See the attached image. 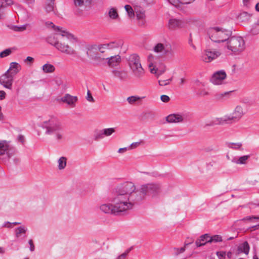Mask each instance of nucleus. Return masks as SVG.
Returning a JSON list of instances; mask_svg holds the SVG:
<instances>
[{"label": "nucleus", "mask_w": 259, "mask_h": 259, "mask_svg": "<svg viewBox=\"0 0 259 259\" xmlns=\"http://www.w3.org/2000/svg\"><path fill=\"white\" fill-rule=\"evenodd\" d=\"M46 25L51 27L55 33L48 38V42L55 47L61 53L66 55L75 56L76 51L69 45V42L73 39V35L64 28L56 26L52 22H46Z\"/></svg>", "instance_id": "obj_1"}, {"label": "nucleus", "mask_w": 259, "mask_h": 259, "mask_svg": "<svg viewBox=\"0 0 259 259\" xmlns=\"http://www.w3.org/2000/svg\"><path fill=\"white\" fill-rule=\"evenodd\" d=\"M113 197L128 211L142 201V196L133 183L127 182L117 188Z\"/></svg>", "instance_id": "obj_2"}, {"label": "nucleus", "mask_w": 259, "mask_h": 259, "mask_svg": "<svg viewBox=\"0 0 259 259\" xmlns=\"http://www.w3.org/2000/svg\"><path fill=\"white\" fill-rule=\"evenodd\" d=\"M39 126L44 131V135L52 137L56 142L65 140V135L62 122L60 118L54 115L43 117Z\"/></svg>", "instance_id": "obj_3"}, {"label": "nucleus", "mask_w": 259, "mask_h": 259, "mask_svg": "<svg viewBox=\"0 0 259 259\" xmlns=\"http://www.w3.org/2000/svg\"><path fill=\"white\" fill-rule=\"evenodd\" d=\"M245 49V41L240 36L230 37L224 46V49L227 53L235 55L240 54Z\"/></svg>", "instance_id": "obj_4"}, {"label": "nucleus", "mask_w": 259, "mask_h": 259, "mask_svg": "<svg viewBox=\"0 0 259 259\" xmlns=\"http://www.w3.org/2000/svg\"><path fill=\"white\" fill-rule=\"evenodd\" d=\"M207 33L212 41L226 43L231 35L232 32L228 29L217 26L210 28Z\"/></svg>", "instance_id": "obj_5"}, {"label": "nucleus", "mask_w": 259, "mask_h": 259, "mask_svg": "<svg viewBox=\"0 0 259 259\" xmlns=\"http://www.w3.org/2000/svg\"><path fill=\"white\" fill-rule=\"evenodd\" d=\"M100 210L105 214L115 215L120 214L127 210L114 197L112 199V203H103L99 206Z\"/></svg>", "instance_id": "obj_6"}, {"label": "nucleus", "mask_w": 259, "mask_h": 259, "mask_svg": "<svg viewBox=\"0 0 259 259\" xmlns=\"http://www.w3.org/2000/svg\"><path fill=\"white\" fill-rule=\"evenodd\" d=\"M128 66L134 76L137 79L141 78L144 74L140 57L134 54L128 58Z\"/></svg>", "instance_id": "obj_7"}, {"label": "nucleus", "mask_w": 259, "mask_h": 259, "mask_svg": "<svg viewBox=\"0 0 259 259\" xmlns=\"http://www.w3.org/2000/svg\"><path fill=\"white\" fill-rule=\"evenodd\" d=\"M140 196L142 197V200L144 199L146 195L152 197L156 196L160 192V188L157 184H147L142 185L139 189Z\"/></svg>", "instance_id": "obj_8"}, {"label": "nucleus", "mask_w": 259, "mask_h": 259, "mask_svg": "<svg viewBox=\"0 0 259 259\" xmlns=\"http://www.w3.org/2000/svg\"><path fill=\"white\" fill-rule=\"evenodd\" d=\"M221 55V53L215 49H207L203 51L201 55V59L206 63H209L217 59Z\"/></svg>", "instance_id": "obj_9"}, {"label": "nucleus", "mask_w": 259, "mask_h": 259, "mask_svg": "<svg viewBox=\"0 0 259 259\" xmlns=\"http://www.w3.org/2000/svg\"><path fill=\"white\" fill-rule=\"evenodd\" d=\"M153 51L156 54L167 55L170 53L171 46L166 42H158L153 47Z\"/></svg>", "instance_id": "obj_10"}, {"label": "nucleus", "mask_w": 259, "mask_h": 259, "mask_svg": "<svg viewBox=\"0 0 259 259\" xmlns=\"http://www.w3.org/2000/svg\"><path fill=\"white\" fill-rule=\"evenodd\" d=\"M119 52L114 55H110V56L105 58L107 65L112 68L117 67L121 63L122 59L119 55Z\"/></svg>", "instance_id": "obj_11"}, {"label": "nucleus", "mask_w": 259, "mask_h": 259, "mask_svg": "<svg viewBox=\"0 0 259 259\" xmlns=\"http://www.w3.org/2000/svg\"><path fill=\"white\" fill-rule=\"evenodd\" d=\"M245 114V111L242 105H238L235 106L231 115H230V120L239 121Z\"/></svg>", "instance_id": "obj_12"}, {"label": "nucleus", "mask_w": 259, "mask_h": 259, "mask_svg": "<svg viewBox=\"0 0 259 259\" xmlns=\"http://www.w3.org/2000/svg\"><path fill=\"white\" fill-rule=\"evenodd\" d=\"M226 77L227 75L224 71H218L213 74L210 81L213 84L221 85L224 83Z\"/></svg>", "instance_id": "obj_13"}, {"label": "nucleus", "mask_w": 259, "mask_h": 259, "mask_svg": "<svg viewBox=\"0 0 259 259\" xmlns=\"http://www.w3.org/2000/svg\"><path fill=\"white\" fill-rule=\"evenodd\" d=\"M14 77L13 75L7 71L0 77V84L7 89H11Z\"/></svg>", "instance_id": "obj_14"}, {"label": "nucleus", "mask_w": 259, "mask_h": 259, "mask_svg": "<svg viewBox=\"0 0 259 259\" xmlns=\"http://www.w3.org/2000/svg\"><path fill=\"white\" fill-rule=\"evenodd\" d=\"M166 121L170 123H179L186 120V116L183 113H175L166 117Z\"/></svg>", "instance_id": "obj_15"}, {"label": "nucleus", "mask_w": 259, "mask_h": 259, "mask_svg": "<svg viewBox=\"0 0 259 259\" xmlns=\"http://www.w3.org/2000/svg\"><path fill=\"white\" fill-rule=\"evenodd\" d=\"M78 98L76 96H73L70 94H66L60 99V101L67 104L69 107L73 108L75 106V103Z\"/></svg>", "instance_id": "obj_16"}, {"label": "nucleus", "mask_w": 259, "mask_h": 259, "mask_svg": "<svg viewBox=\"0 0 259 259\" xmlns=\"http://www.w3.org/2000/svg\"><path fill=\"white\" fill-rule=\"evenodd\" d=\"M168 28L170 30H176L184 26V22L179 19L171 18L168 22Z\"/></svg>", "instance_id": "obj_17"}, {"label": "nucleus", "mask_w": 259, "mask_h": 259, "mask_svg": "<svg viewBox=\"0 0 259 259\" xmlns=\"http://www.w3.org/2000/svg\"><path fill=\"white\" fill-rule=\"evenodd\" d=\"M105 46L107 48V53L109 55H113L114 54L113 51H118L119 52V50L121 48L120 44L116 41H112L109 43L105 44Z\"/></svg>", "instance_id": "obj_18"}, {"label": "nucleus", "mask_w": 259, "mask_h": 259, "mask_svg": "<svg viewBox=\"0 0 259 259\" xmlns=\"http://www.w3.org/2000/svg\"><path fill=\"white\" fill-rule=\"evenodd\" d=\"M148 66L150 71L151 73L159 75L157 73V69L155 66V63L157 58L152 54H150L148 56Z\"/></svg>", "instance_id": "obj_19"}, {"label": "nucleus", "mask_w": 259, "mask_h": 259, "mask_svg": "<svg viewBox=\"0 0 259 259\" xmlns=\"http://www.w3.org/2000/svg\"><path fill=\"white\" fill-rule=\"evenodd\" d=\"M230 118L229 115H226L221 117H215L212 119L210 125H219L223 124L228 121H230Z\"/></svg>", "instance_id": "obj_20"}, {"label": "nucleus", "mask_w": 259, "mask_h": 259, "mask_svg": "<svg viewBox=\"0 0 259 259\" xmlns=\"http://www.w3.org/2000/svg\"><path fill=\"white\" fill-rule=\"evenodd\" d=\"M10 145L6 141H0V155H6L8 157L9 155Z\"/></svg>", "instance_id": "obj_21"}, {"label": "nucleus", "mask_w": 259, "mask_h": 259, "mask_svg": "<svg viewBox=\"0 0 259 259\" xmlns=\"http://www.w3.org/2000/svg\"><path fill=\"white\" fill-rule=\"evenodd\" d=\"M92 0H74V4L76 7L84 9L91 7Z\"/></svg>", "instance_id": "obj_22"}, {"label": "nucleus", "mask_w": 259, "mask_h": 259, "mask_svg": "<svg viewBox=\"0 0 259 259\" xmlns=\"http://www.w3.org/2000/svg\"><path fill=\"white\" fill-rule=\"evenodd\" d=\"M135 14H136L137 19L144 20L146 18L145 11L141 7L139 6H134Z\"/></svg>", "instance_id": "obj_23"}, {"label": "nucleus", "mask_w": 259, "mask_h": 259, "mask_svg": "<svg viewBox=\"0 0 259 259\" xmlns=\"http://www.w3.org/2000/svg\"><path fill=\"white\" fill-rule=\"evenodd\" d=\"M21 69V65L18 63L12 62L10 63V67L7 71L14 76L20 71Z\"/></svg>", "instance_id": "obj_24"}, {"label": "nucleus", "mask_w": 259, "mask_h": 259, "mask_svg": "<svg viewBox=\"0 0 259 259\" xmlns=\"http://www.w3.org/2000/svg\"><path fill=\"white\" fill-rule=\"evenodd\" d=\"M209 235L207 234L201 235L199 239H197L195 244L197 247H200L205 245L207 243L210 242Z\"/></svg>", "instance_id": "obj_25"}, {"label": "nucleus", "mask_w": 259, "mask_h": 259, "mask_svg": "<svg viewBox=\"0 0 259 259\" xmlns=\"http://www.w3.org/2000/svg\"><path fill=\"white\" fill-rule=\"evenodd\" d=\"M252 14L246 12L240 13L237 16V20L239 22H247L251 18Z\"/></svg>", "instance_id": "obj_26"}, {"label": "nucleus", "mask_w": 259, "mask_h": 259, "mask_svg": "<svg viewBox=\"0 0 259 259\" xmlns=\"http://www.w3.org/2000/svg\"><path fill=\"white\" fill-rule=\"evenodd\" d=\"M27 231V228L24 226H21L15 229V236L17 238H19L22 235L25 234Z\"/></svg>", "instance_id": "obj_27"}, {"label": "nucleus", "mask_w": 259, "mask_h": 259, "mask_svg": "<svg viewBox=\"0 0 259 259\" xmlns=\"http://www.w3.org/2000/svg\"><path fill=\"white\" fill-rule=\"evenodd\" d=\"M96 47H97V45H92L88 46L87 54L90 58L98 53V51Z\"/></svg>", "instance_id": "obj_28"}, {"label": "nucleus", "mask_w": 259, "mask_h": 259, "mask_svg": "<svg viewBox=\"0 0 259 259\" xmlns=\"http://www.w3.org/2000/svg\"><path fill=\"white\" fill-rule=\"evenodd\" d=\"M239 252H243L246 254H248L249 251V246L247 242H244L240 244L238 247Z\"/></svg>", "instance_id": "obj_29"}, {"label": "nucleus", "mask_w": 259, "mask_h": 259, "mask_svg": "<svg viewBox=\"0 0 259 259\" xmlns=\"http://www.w3.org/2000/svg\"><path fill=\"white\" fill-rule=\"evenodd\" d=\"M108 15L109 17L112 20H115L119 17L117 10L114 8H110L109 9Z\"/></svg>", "instance_id": "obj_30"}, {"label": "nucleus", "mask_w": 259, "mask_h": 259, "mask_svg": "<svg viewBox=\"0 0 259 259\" xmlns=\"http://www.w3.org/2000/svg\"><path fill=\"white\" fill-rule=\"evenodd\" d=\"M67 163V158L65 157L62 156L58 160V167L59 170L64 169Z\"/></svg>", "instance_id": "obj_31"}, {"label": "nucleus", "mask_w": 259, "mask_h": 259, "mask_svg": "<svg viewBox=\"0 0 259 259\" xmlns=\"http://www.w3.org/2000/svg\"><path fill=\"white\" fill-rule=\"evenodd\" d=\"M232 91L226 92L222 93H218L215 95V98L219 101L224 100L229 97V95Z\"/></svg>", "instance_id": "obj_32"}, {"label": "nucleus", "mask_w": 259, "mask_h": 259, "mask_svg": "<svg viewBox=\"0 0 259 259\" xmlns=\"http://www.w3.org/2000/svg\"><path fill=\"white\" fill-rule=\"evenodd\" d=\"M249 157V155H244L240 157L236 160H234V159H233L232 160V162L237 164H245L246 163Z\"/></svg>", "instance_id": "obj_33"}, {"label": "nucleus", "mask_w": 259, "mask_h": 259, "mask_svg": "<svg viewBox=\"0 0 259 259\" xmlns=\"http://www.w3.org/2000/svg\"><path fill=\"white\" fill-rule=\"evenodd\" d=\"M42 70L45 73H51L55 70V67L50 64H45L42 66Z\"/></svg>", "instance_id": "obj_34"}, {"label": "nucleus", "mask_w": 259, "mask_h": 259, "mask_svg": "<svg viewBox=\"0 0 259 259\" xmlns=\"http://www.w3.org/2000/svg\"><path fill=\"white\" fill-rule=\"evenodd\" d=\"M124 9L128 15L129 18H134L135 16V9L134 10L132 7L128 5H125L124 6Z\"/></svg>", "instance_id": "obj_35"}, {"label": "nucleus", "mask_w": 259, "mask_h": 259, "mask_svg": "<svg viewBox=\"0 0 259 259\" xmlns=\"http://www.w3.org/2000/svg\"><path fill=\"white\" fill-rule=\"evenodd\" d=\"M173 77L171 76L170 78L168 79H160L158 80V83L159 85L160 86H166L167 85H169L171 83V81H172Z\"/></svg>", "instance_id": "obj_36"}, {"label": "nucleus", "mask_w": 259, "mask_h": 259, "mask_svg": "<svg viewBox=\"0 0 259 259\" xmlns=\"http://www.w3.org/2000/svg\"><path fill=\"white\" fill-rule=\"evenodd\" d=\"M250 31L253 35L259 33V20L252 25Z\"/></svg>", "instance_id": "obj_37"}, {"label": "nucleus", "mask_w": 259, "mask_h": 259, "mask_svg": "<svg viewBox=\"0 0 259 259\" xmlns=\"http://www.w3.org/2000/svg\"><path fill=\"white\" fill-rule=\"evenodd\" d=\"M144 98V97H139L137 96H132L130 97H128L127 98V101L130 104H133L135 102H136L138 101H139L142 99Z\"/></svg>", "instance_id": "obj_38"}, {"label": "nucleus", "mask_w": 259, "mask_h": 259, "mask_svg": "<svg viewBox=\"0 0 259 259\" xmlns=\"http://www.w3.org/2000/svg\"><path fill=\"white\" fill-rule=\"evenodd\" d=\"M102 130L105 137H109L115 132V127L105 128Z\"/></svg>", "instance_id": "obj_39"}, {"label": "nucleus", "mask_w": 259, "mask_h": 259, "mask_svg": "<svg viewBox=\"0 0 259 259\" xmlns=\"http://www.w3.org/2000/svg\"><path fill=\"white\" fill-rule=\"evenodd\" d=\"M54 0H47L45 10L47 12H50L54 10Z\"/></svg>", "instance_id": "obj_40"}, {"label": "nucleus", "mask_w": 259, "mask_h": 259, "mask_svg": "<svg viewBox=\"0 0 259 259\" xmlns=\"http://www.w3.org/2000/svg\"><path fill=\"white\" fill-rule=\"evenodd\" d=\"M13 50L12 48H9L1 52L0 53V58H3L10 55L13 52Z\"/></svg>", "instance_id": "obj_41"}, {"label": "nucleus", "mask_w": 259, "mask_h": 259, "mask_svg": "<svg viewBox=\"0 0 259 259\" xmlns=\"http://www.w3.org/2000/svg\"><path fill=\"white\" fill-rule=\"evenodd\" d=\"M229 148L233 149L239 150L242 147L241 143H230L228 145Z\"/></svg>", "instance_id": "obj_42"}, {"label": "nucleus", "mask_w": 259, "mask_h": 259, "mask_svg": "<svg viewBox=\"0 0 259 259\" xmlns=\"http://www.w3.org/2000/svg\"><path fill=\"white\" fill-rule=\"evenodd\" d=\"M112 73L114 76L120 78H123V75L125 74V73L124 71L119 70H113L112 71Z\"/></svg>", "instance_id": "obj_43"}, {"label": "nucleus", "mask_w": 259, "mask_h": 259, "mask_svg": "<svg viewBox=\"0 0 259 259\" xmlns=\"http://www.w3.org/2000/svg\"><path fill=\"white\" fill-rule=\"evenodd\" d=\"M210 242H218L222 241V237L220 235H214L212 237L209 236Z\"/></svg>", "instance_id": "obj_44"}, {"label": "nucleus", "mask_w": 259, "mask_h": 259, "mask_svg": "<svg viewBox=\"0 0 259 259\" xmlns=\"http://www.w3.org/2000/svg\"><path fill=\"white\" fill-rule=\"evenodd\" d=\"M96 48H97L98 52H100L101 53H107V48L106 47L105 44L97 45Z\"/></svg>", "instance_id": "obj_45"}, {"label": "nucleus", "mask_w": 259, "mask_h": 259, "mask_svg": "<svg viewBox=\"0 0 259 259\" xmlns=\"http://www.w3.org/2000/svg\"><path fill=\"white\" fill-rule=\"evenodd\" d=\"M104 137H105L104 136V134H103V130L99 131L94 136V138L96 140H98L99 139H103Z\"/></svg>", "instance_id": "obj_46"}, {"label": "nucleus", "mask_w": 259, "mask_h": 259, "mask_svg": "<svg viewBox=\"0 0 259 259\" xmlns=\"http://www.w3.org/2000/svg\"><path fill=\"white\" fill-rule=\"evenodd\" d=\"M91 59L96 62H101L103 60H105V58H102L101 57H100V55L98 53L95 54L94 56L91 57Z\"/></svg>", "instance_id": "obj_47"}, {"label": "nucleus", "mask_w": 259, "mask_h": 259, "mask_svg": "<svg viewBox=\"0 0 259 259\" xmlns=\"http://www.w3.org/2000/svg\"><path fill=\"white\" fill-rule=\"evenodd\" d=\"M199 95L201 97H205L208 96L209 95V93L208 90L206 89H202L199 91Z\"/></svg>", "instance_id": "obj_48"}, {"label": "nucleus", "mask_w": 259, "mask_h": 259, "mask_svg": "<svg viewBox=\"0 0 259 259\" xmlns=\"http://www.w3.org/2000/svg\"><path fill=\"white\" fill-rule=\"evenodd\" d=\"M34 62L33 58L28 56L25 60L24 62L28 65H31Z\"/></svg>", "instance_id": "obj_49"}, {"label": "nucleus", "mask_w": 259, "mask_h": 259, "mask_svg": "<svg viewBox=\"0 0 259 259\" xmlns=\"http://www.w3.org/2000/svg\"><path fill=\"white\" fill-rule=\"evenodd\" d=\"M86 99L87 100V101H88L90 102H94V99L89 90H88L87 92Z\"/></svg>", "instance_id": "obj_50"}, {"label": "nucleus", "mask_w": 259, "mask_h": 259, "mask_svg": "<svg viewBox=\"0 0 259 259\" xmlns=\"http://www.w3.org/2000/svg\"><path fill=\"white\" fill-rule=\"evenodd\" d=\"M129 250H126L124 252L119 255L116 259H125L129 253Z\"/></svg>", "instance_id": "obj_51"}, {"label": "nucleus", "mask_w": 259, "mask_h": 259, "mask_svg": "<svg viewBox=\"0 0 259 259\" xmlns=\"http://www.w3.org/2000/svg\"><path fill=\"white\" fill-rule=\"evenodd\" d=\"M243 4L244 7L249 8L251 5V0H242Z\"/></svg>", "instance_id": "obj_52"}, {"label": "nucleus", "mask_w": 259, "mask_h": 259, "mask_svg": "<svg viewBox=\"0 0 259 259\" xmlns=\"http://www.w3.org/2000/svg\"><path fill=\"white\" fill-rule=\"evenodd\" d=\"M170 4L175 7H179L181 4L180 0H167Z\"/></svg>", "instance_id": "obj_53"}, {"label": "nucleus", "mask_w": 259, "mask_h": 259, "mask_svg": "<svg viewBox=\"0 0 259 259\" xmlns=\"http://www.w3.org/2000/svg\"><path fill=\"white\" fill-rule=\"evenodd\" d=\"M161 100L164 103H167L170 100V98L165 95H161L160 97Z\"/></svg>", "instance_id": "obj_54"}, {"label": "nucleus", "mask_w": 259, "mask_h": 259, "mask_svg": "<svg viewBox=\"0 0 259 259\" xmlns=\"http://www.w3.org/2000/svg\"><path fill=\"white\" fill-rule=\"evenodd\" d=\"M28 243L29 245V249L31 251H33L35 250V246L34 245L32 239H30L28 241Z\"/></svg>", "instance_id": "obj_55"}, {"label": "nucleus", "mask_w": 259, "mask_h": 259, "mask_svg": "<svg viewBox=\"0 0 259 259\" xmlns=\"http://www.w3.org/2000/svg\"><path fill=\"white\" fill-rule=\"evenodd\" d=\"M174 249L177 254L183 253L186 250L185 247H181V248H175Z\"/></svg>", "instance_id": "obj_56"}, {"label": "nucleus", "mask_w": 259, "mask_h": 259, "mask_svg": "<svg viewBox=\"0 0 259 259\" xmlns=\"http://www.w3.org/2000/svg\"><path fill=\"white\" fill-rule=\"evenodd\" d=\"M131 149L130 147H124L119 148L118 150V152L119 153H124L126 152L127 150Z\"/></svg>", "instance_id": "obj_57"}, {"label": "nucleus", "mask_w": 259, "mask_h": 259, "mask_svg": "<svg viewBox=\"0 0 259 259\" xmlns=\"http://www.w3.org/2000/svg\"><path fill=\"white\" fill-rule=\"evenodd\" d=\"M27 25H23L20 27H18L16 29V30L19 31H22L26 29L27 28Z\"/></svg>", "instance_id": "obj_58"}, {"label": "nucleus", "mask_w": 259, "mask_h": 259, "mask_svg": "<svg viewBox=\"0 0 259 259\" xmlns=\"http://www.w3.org/2000/svg\"><path fill=\"white\" fill-rule=\"evenodd\" d=\"M2 226L3 227L10 228L12 227V223L9 222H5Z\"/></svg>", "instance_id": "obj_59"}, {"label": "nucleus", "mask_w": 259, "mask_h": 259, "mask_svg": "<svg viewBox=\"0 0 259 259\" xmlns=\"http://www.w3.org/2000/svg\"><path fill=\"white\" fill-rule=\"evenodd\" d=\"M252 219L259 220V217H254V216H252V217L248 216V217H246L244 218L243 219V220L250 221Z\"/></svg>", "instance_id": "obj_60"}, {"label": "nucleus", "mask_w": 259, "mask_h": 259, "mask_svg": "<svg viewBox=\"0 0 259 259\" xmlns=\"http://www.w3.org/2000/svg\"><path fill=\"white\" fill-rule=\"evenodd\" d=\"M181 4H189L193 2L195 0H180Z\"/></svg>", "instance_id": "obj_61"}, {"label": "nucleus", "mask_w": 259, "mask_h": 259, "mask_svg": "<svg viewBox=\"0 0 259 259\" xmlns=\"http://www.w3.org/2000/svg\"><path fill=\"white\" fill-rule=\"evenodd\" d=\"M141 144V142H136V143H132L131 146H130L131 149L133 148H135V147H137L138 146H139Z\"/></svg>", "instance_id": "obj_62"}, {"label": "nucleus", "mask_w": 259, "mask_h": 259, "mask_svg": "<svg viewBox=\"0 0 259 259\" xmlns=\"http://www.w3.org/2000/svg\"><path fill=\"white\" fill-rule=\"evenodd\" d=\"M188 43L193 48V49L195 50L196 49V47L193 44V42H192V39L191 38V37H190V38L189 39V40H188Z\"/></svg>", "instance_id": "obj_63"}, {"label": "nucleus", "mask_w": 259, "mask_h": 259, "mask_svg": "<svg viewBox=\"0 0 259 259\" xmlns=\"http://www.w3.org/2000/svg\"><path fill=\"white\" fill-rule=\"evenodd\" d=\"M6 93L3 91H0V99L3 100L5 98Z\"/></svg>", "instance_id": "obj_64"}]
</instances>
